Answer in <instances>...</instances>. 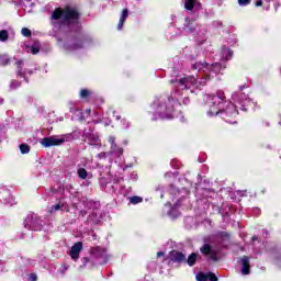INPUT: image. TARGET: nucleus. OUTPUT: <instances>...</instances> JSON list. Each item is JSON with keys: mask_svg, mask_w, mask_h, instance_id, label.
Here are the masks:
<instances>
[{"mask_svg": "<svg viewBox=\"0 0 281 281\" xmlns=\"http://www.w3.org/2000/svg\"><path fill=\"white\" fill-rule=\"evenodd\" d=\"M205 106L209 109L206 115L209 117H216L221 115L224 122L228 124H236V121L232 120L238 115L236 105L225 100V92L218 90L216 93L204 95Z\"/></svg>", "mask_w": 281, "mask_h": 281, "instance_id": "3", "label": "nucleus"}, {"mask_svg": "<svg viewBox=\"0 0 281 281\" xmlns=\"http://www.w3.org/2000/svg\"><path fill=\"white\" fill-rule=\"evenodd\" d=\"M199 19V12L195 11L193 16H187L184 19V24H183V32L187 34H193V36H196L198 43L202 45V43H205V36H207V29L205 26L201 27L198 26L194 21Z\"/></svg>", "mask_w": 281, "mask_h": 281, "instance_id": "5", "label": "nucleus"}, {"mask_svg": "<svg viewBox=\"0 0 281 281\" xmlns=\"http://www.w3.org/2000/svg\"><path fill=\"white\" fill-rule=\"evenodd\" d=\"M92 256L97 258L98 265H106V262L109 261V255L106 254V249L104 248H92Z\"/></svg>", "mask_w": 281, "mask_h": 281, "instance_id": "10", "label": "nucleus"}, {"mask_svg": "<svg viewBox=\"0 0 281 281\" xmlns=\"http://www.w3.org/2000/svg\"><path fill=\"white\" fill-rule=\"evenodd\" d=\"M169 258L172 262H186V255H183V252H179L177 250H172L169 254Z\"/></svg>", "mask_w": 281, "mask_h": 281, "instance_id": "19", "label": "nucleus"}, {"mask_svg": "<svg viewBox=\"0 0 281 281\" xmlns=\"http://www.w3.org/2000/svg\"><path fill=\"white\" fill-rule=\"evenodd\" d=\"M239 5H249L251 3V0H238Z\"/></svg>", "mask_w": 281, "mask_h": 281, "instance_id": "39", "label": "nucleus"}, {"mask_svg": "<svg viewBox=\"0 0 281 281\" xmlns=\"http://www.w3.org/2000/svg\"><path fill=\"white\" fill-rule=\"evenodd\" d=\"M196 252H192L187 259V265H189V267H194V265H196Z\"/></svg>", "mask_w": 281, "mask_h": 281, "instance_id": "25", "label": "nucleus"}, {"mask_svg": "<svg viewBox=\"0 0 281 281\" xmlns=\"http://www.w3.org/2000/svg\"><path fill=\"white\" fill-rule=\"evenodd\" d=\"M183 104H190V98H184L183 99Z\"/></svg>", "mask_w": 281, "mask_h": 281, "instance_id": "46", "label": "nucleus"}, {"mask_svg": "<svg viewBox=\"0 0 281 281\" xmlns=\"http://www.w3.org/2000/svg\"><path fill=\"white\" fill-rule=\"evenodd\" d=\"M10 34L8 33L7 30H1L0 31V42L1 43H5V41H8Z\"/></svg>", "mask_w": 281, "mask_h": 281, "instance_id": "27", "label": "nucleus"}, {"mask_svg": "<svg viewBox=\"0 0 281 281\" xmlns=\"http://www.w3.org/2000/svg\"><path fill=\"white\" fill-rule=\"evenodd\" d=\"M50 25L53 30L49 32L58 43H63L60 32H75L80 33L82 25L80 24V13L76 8L66 5L65 8H56L50 15Z\"/></svg>", "mask_w": 281, "mask_h": 281, "instance_id": "2", "label": "nucleus"}, {"mask_svg": "<svg viewBox=\"0 0 281 281\" xmlns=\"http://www.w3.org/2000/svg\"><path fill=\"white\" fill-rule=\"evenodd\" d=\"M65 190L66 192H69L70 199L72 203L76 205V203H78V199H80V193L76 191V189L71 184L66 186Z\"/></svg>", "mask_w": 281, "mask_h": 281, "instance_id": "16", "label": "nucleus"}, {"mask_svg": "<svg viewBox=\"0 0 281 281\" xmlns=\"http://www.w3.org/2000/svg\"><path fill=\"white\" fill-rule=\"evenodd\" d=\"M24 227L31 232H41L43 229V221L34 213H30L24 220Z\"/></svg>", "mask_w": 281, "mask_h": 281, "instance_id": "7", "label": "nucleus"}, {"mask_svg": "<svg viewBox=\"0 0 281 281\" xmlns=\"http://www.w3.org/2000/svg\"><path fill=\"white\" fill-rule=\"evenodd\" d=\"M89 95H91V91L90 90H87V89H82L80 91V98H89Z\"/></svg>", "mask_w": 281, "mask_h": 281, "instance_id": "34", "label": "nucleus"}, {"mask_svg": "<svg viewBox=\"0 0 281 281\" xmlns=\"http://www.w3.org/2000/svg\"><path fill=\"white\" fill-rule=\"evenodd\" d=\"M243 89H245V86H241V87L239 88V91H243Z\"/></svg>", "mask_w": 281, "mask_h": 281, "instance_id": "52", "label": "nucleus"}, {"mask_svg": "<svg viewBox=\"0 0 281 281\" xmlns=\"http://www.w3.org/2000/svg\"><path fill=\"white\" fill-rule=\"evenodd\" d=\"M20 151L22 153V155H27V153H30V145L21 144L20 145Z\"/></svg>", "mask_w": 281, "mask_h": 281, "instance_id": "30", "label": "nucleus"}, {"mask_svg": "<svg viewBox=\"0 0 281 281\" xmlns=\"http://www.w3.org/2000/svg\"><path fill=\"white\" fill-rule=\"evenodd\" d=\"M239 263L241 265V274L243 276H249L250 273V266H249V257L244 256L239 260Z\"/></svg>", "mask_w": 281, "mask_h": 281, "instance_id": "17", "label": "nucleus"}, {"mask_svg": "<svg viewBox=\"0 0 281 281\" xmlns=\"http://www.w3.org/2000/svg\"><path fill=\"white\" fill-rule=\"evenodd\" d=\"M256 5H257V8H260V5H262V0H257Z\"/></svg>", "mask_w": 281, "mask_h": 281, "instance_id": "45", "label": "nucleus"}, {"mask_svg": "<svg viewBox=\"0 0 281 281\" xmlns=\"http://www.w3.org/2000/svg\"><path fill=\"white\" fill-rule=\"evenodd\" d=\"M29 280H30V281H37V280H38V277L36 276V273H31V274L29 276Z\"/></svg>", "mask_w": 281, "mask_h": 281, "instance_id": "41", "label": "nucleus"}, {"mask_svg": "<svg viewBox=\"0 0 281 281\" xmlns=\"http://www.w3.org/2000/svg\"><path fill=\"white\" fill-rule=\"evenodd\" d=\"M265 234H266V236H267V234H268L267 231H265Z\"/></svg>", "mask_w": 281, "mask_h": 281, "instance_id": "57", "label": "nucleus"}, {"mask_svg": "<svg viewBox=\"0 0 281 281\" xmlns=\"http://www.w3.org/2000/svg\"><path fill=\"white\" fill-rule=\"evenodd\" d=\"M126 19H128V9H124L122 11V14L117 24V30H122V27H124V23L126 22Z\"/></svg>", "mask_w": 281, "mask_h": 281, "instance_id": "22", "label": "nucleus"}, {"mask_svg": "<svg viewBox=\"0 0 281 281\" xmlns=\"http://www.w3.org/2000/svg\"><path fill=\"white\" fill-rule=\"evenodd\" d=\"M59 210H65V204L59 202L57 204L52 205L48 209L49 214H56V212H59Z\"/></svg>", "mask_w": 281, "mask_h": 281, "instance_id": "24", "label": "nucleus"}, {"mask_svg": "<svg viewBox=\"0 0 281 281\" xmlns=\"http://www.w3.org/2000/svg\"><path fill=\"white\" fill-rule=\"evenodd\" d=\"M80 216H87V211L81 210V211H80Z\"/></svg>", "mask_w": 281, "mask_h": 281, "instance_id": "47", "label": "nucleus"}, {"mask_svg": "<svg viewBox=\"0 0 281 281\" xmlns=\"http://www.w3.org/2000/svg\"><path fill=\"white\" fill-rule=\"evenodd\" d=\"M113 117H115V120H120L121 119L120 114H117L116 111H113Z\"/></svg>", "mask_w": 281, "mask_h": 281, "instance_id": "44", "label": "nucleus"}, {"mask_svg": "<svg viewBox=\"0 0 281 281\" xmlns=\"http://www.w3.org/2000/svg\"><path fill=\"white\" fill-rule=\"evenodd\" d=\"M77 175H78L79 179H87V177H89V172L85 168H78Z\"/></svg>", "mask_w": 281, "mask_h": 281, "instance_id": "26", "label": "nucleus"}, {"mask_svg": "<svg viewBox=\"0 0 281 281\" xmlns=\"http://www.w3.org/2000/svg\"><path fill=\"white\" fill-rule=\"evenodd\" d=\"M85 261H86V262H88V261H89V259H88V258H85Z\"/></svg>", "mask_w": 281, "mask_h": 281, "instance_id": "54", "label": "nucleus"}, {"mask_svg": "<svg viewBox=\"0 0 281 281\" xmlns=\"http://www.w3.org/2000/svg\"><path fill=\"white\" fill-rule=\"evenodd\" d=\"M131 179H132V181H137V172H132Z\"/></svg>", "mask_w": 281, "mask_h": 281, "instance_id": "43", "label": "nucleus"}, {"mask_svg": "<svg viewBox=\"0 0 281 281\" xmlns=\"http://www.w3.org/2000/svg\"><path fill=\"white\" fill-rule=\"evenodd\" d=\"M142 201H144L142 196L134 195L130 198V203H132L133 205H137V203H142Z\"/></svg>", "mask_w": 281, "mask_h": 281, "instance_id": "28", "label": "nucleus"}, {"mask_svg": "<svg viewBox=\"0 0 281 281\" xmlns=\"http://www.w3.org/2000/svg\"><path fill=\"white\" fill-rule=\"evenodd\" d=\"M168 175H170V173H166L165 177H168Z\"/></svg>", "mask_w": 281, "mask_h": 281, "instance_id": "56", "label": "nucleus"}, {"mask_svg": "<svg viewBox=\"0 0 281 281\" xmlns=\"http://www.w3.org/2000/svg\"><path fill=\"white\" fill-rule=\"evenodd\" d=\"M209 280L210 281H218V278L216 277V274L209 272L207 273Z\"/></svg>", "mask_w": 281, "mask_h": 281, "instance_id": "37", "label": "nucleus"}, {"mask_svg": "<svg viewBox=\"0 0 281 281\" xmlns=\"http://www.w3.org/2000/svg\"><path fill=\"white\" fill-rule=\"evenodd\" d=\"M22 36H25L26 38H30L32 36V31L27 27H23L21 31Z\"/></svg>", "mask_w": 281, "mask_h": 281, "instance_id": "32", "label": "nucleus"}, {"mask_svg": "<svg viewBox=\"0 0 281 281\" xmlns=\"http://www.w3.org/2000/svg\"><path fill=\"white\" fill-rule=\"evenodd\" d=\"M192 71L201 72L203 71L204 77L199 81L194 76H188L179 79L178 88L179 89H190L194 91V89H201V87H205L210 80H212V76H218L225 67L221 65V63L207 64L202 61H195L191 64Z\"/></svg>", "mask_w": 281, "mask_h": 281, "instance_id": "4", "label": "nucleus"}, {"mask_svg": "<svg viewBox=\"0 0 281 281\" xmlns=\"http://www.w3.org/2000/svg\"><path fill=\"white\" fill-rule=\"evenodd\" d=\"M179 207H181V200H178L173 206L171 207V210L168 212V216H170V218H177L178 216H180V212H179Z\"/></svg>", "mask_w": 281, "mask_h": 281, "instance_id": "20", "label": "nucleus"}, {"mask_svg": "<svg viewBox=\"0 0 281 281\" xmlns=\"http://www.w3.org/2000/svg\"><path fill=\"white\" fill-rule=\"evenodd\" d=\"M74 139H80V132L74 131L72 133L64 134V135H53L49 137H44L41 140L42 146L44 148H52V146H63L65 142H74Z\"/></svg>", "mask_w": 281, "mask_h": 281, "instance_id": "6", "label": "nucleus"}, {"mask_svg": "<svg viewBox=\"0 0 281 281\" xmlns=\"http://www.w3.org/2000/svg\"><path fill=\"white\" fill-rule=\"evenodd\" d=\"M85 47V40L82 37L72 38L64 43V49L67 52H76V49H82Z\"/></svg>", "mask_w": 281, "mask_h": 281, "instance_id": "8", "label": "nucleus"}, {"mask_svg": "<svg viewBox=\"0 0 281 281\" xmlns=\"http://www.w3.org/2000/svg\"><path fill=\"white\" fill-rule=\"evenodd\" d=\"M200 251H201V254H203V256H207L209 260L218 262V255L216 254V250L212 249V246L210 244H204L200 248Z\"/></svg>", "mask_w": 281, "mask_h": 281, "instance_id": "11", "label": "nucleus"}, {"mask_svg": "<svg viewBox=\"0 0 281 281\" xmlns=\"http://www.w3.org/2000/svg\"><path fill=\"white\" fill-rule=\"evenodd\" d=\"M0 104H3V99L0 98Z\"/></svg>", "mask_w": 281, "mask_h": 281, "instance_id": "53", "label": "nucleus"}, {"mask_svg": "<svg viewBox=\"0 0 281 281\" xmlns=\"http://www.w3.org/2000/svg\"><path fill=\"white\" fill-rule=\"evenodd\" d=\"M157 256H158V258H161V256H164V251L157 252Z\"/></svg>", "mask_w": 281, "mask_h": 281, "instance_id": "49", "label": "nucleus"}, {"mask_svg": "<svg viewBox=\"0 0 281 281\" xmlns=\"http://www.w3.org/2000/svg\"><path fill=\"white\" fill-rule=\"evenodd\" d=\"M184 8L186 10H189V11L194 10L195 12H199V10H201V3L198 2L196 0H186Z\"/></svg>", "mask_w": 281, "mask_h": 281, "instance_id": "18", "label": "nucleus"}, {"mask_svg": "<svg viewBox=\"0 0 281 281\" xmlns=\"http://www.w3.org/2000/svg\"><path fill=\"white\" fill-rule=\"evenodd\" d=\"M40 50H41V48H38V46H36V45H33V46L31 47V53H32L33 55L38 54Z\"/></svg>", "mask_w": 281, "mask_h": 281, "instance_id": "38", "label": "nucleus"}, {"mask_svg": "<svg viewBox=\"0 0 281 281\" xmlns=\"http://www.w3.org/2000/svg\"><path fill=\"white\" fill-rule=\"evenodd\" d=\"M120 181H122V178H116L115 179V183H120Z\"/></svg>", "mask_w": 281, "mask_h": 281, "instance_id": "50", "label": "nucleus"}, {"mask_svg": "<svg viewBox=\"0 0 281 281\" xmlns=\"http://www.w3.org/2000/svg\"><path fill=\"white\" fill-rule=\"evenodd\" d=\"M124 144H128V142H127V140H125V142H124Z\"/></svg>", "mask_w": 281, "mask_h": 281, "instance_id": "55", "label": "nucleus"}, {"mask_svg": "<svg viewBox=\"0 0 281 281\" xmlns=\"http://www.w3.org/2000/svg\"><path fill=\"white\" fill-rule=\"evenodd\" d=\"M170 165L172 168H180L181 162L177 159H173V160H171Z\"/></svg>", "mask_w": 281, "mask_h": 281, "instance_id": "36", "label": "nucleus"}, {"mask_svg": "<svg viewBox=\"0 0 281 281\" xmlns=\"http://www.w3.org/2000/svg\"><path fill=\"white\" fill-rule=\"evenodd\" d=\"M82 202L86 207H89V202L87 200H83Z\"/></svg>", "mask_w": 281, "mask_h": 281, "instance_id": "48", "label": "nucleus"}, {"mask_svg": "<svg viewBox=\"0 0 281 281\" xmlns=\"http://www.w3.org/2000/svg\"><path fill=\"white\" fill-rule=\"evenodd\" d=\"M232 100H234L235 102H237V104L241 106V111H247L246 106H249V104L251 103V99H249V97L245 93L235 92L232 94Z\"/></svg>", "mask_w": 281, "mask_h": 281, "instance_id": "9", "label": "nucleus"}, {"mask_svg": "<svg viewBox=\"0 0 281 281\" xmlns=\"http://www.w3.org/2000/svg\"><path fill=\"white\" fill-rule=\"evenodd\" d=\"M123 128H130L131 122H127L126 120H122Z\"/></svg>", "mask_w": 281, "mask_h": 281, "instance_id": "42", "label": "nucleus"}, {"mask_svg": "<svg viewBox=\"0 0 281 281\" xmlns=\"http://www.w3.org/2000/svg\"><path fill=\"white\" fill-rule=\"evenodd\" d=\"M82 251V241L76 243L70 249V257L72 260H78L80 258V252Z\"/></svg>", "mask_w": 281, "mask_h": 281, "instance_id": "15", "label": "nucleus"}, {"mask_svg": "<svg viewBox=\"0 0 281 281\" xmlns=\"http://www.w3.org/2000/svg\"><path fill=\"white\" fill-rule=\"evenodd\" d=\"M21 87V83L18 80H12L10 83V89H19Z\"/></svg>", "mask_w": 281, "mask_h": 281, "instance_id": "35", "label": "nucleus"}, {"mask_svg": "<svg viewBox=\"0 0 281 281\" xmlns=\"http://www.w3.org/2000/svg\"><path fill=\"white\" fill-rule=\"evenodd\" d=\"M106 186H109V183L104 182V180H101V190H104V192H115V188L113 186H111L112 190H108Z\"/></svg>", "mask_w": 281, "mask_h": 281, "instance_id": "31", "label": "nucleus"}, {"mask_svg": "<svg viewBox=\"0 0 281 281\" xmlns=\"http://www.w3.org/2000/svg\"><path fill=\"white\" fill-rule=\"evenodd\" d=\"M266 1H268V2H269V1H271V0H266Z\"/></svg>", "mask_w": 281, "mask_h": 281, "instance_id": "58", "label": "nucleus"}, {"mask_svg": "<svg viewBox=\"0 0 281 281\" xmlns=\"http://www.w3.org/2000/svg\"><path fill=\"white\" fill-rule=\"evenodd\" d=\"M94 132H93V128L91 127H86L83 130V134H82V138L86 139L88 138L90 135H92Z\"/></svg>", "mask_w": 281, "mask_h": 281, "instance_id": "29", "label": "nucleus"}, {"mask_svg": "<svg viewBox=\"0 0 281 281\" xmlns=\"http://www.w3.org/2000/svg\"><path fill=\"white\" fill-rule=\"evenodd\" d=\"M252 216H260V209L259 207L252 209Z\"/></svg>", "mask_w": 281, "mask_h": 281, "instance_id": "40", "label": "nucleus"}, {"mask_svg": "<svg viewBox=\"0 0 281 281\" xmlns=\"http://www.w3.org/2000/svg\"><path fill=\"white\" fill-rule=\"evenodd\" d=\"M258 240V236H252V241Z\"/></svg>", "mask_w": 281, "mask_h": 281, "instance_id": "51", "label": "nucleus"}, {"mask_svg": "<svg viewBox=\"0 0 281 281\" xmlns=\"http://www.w3.org/2000/svg\"><path fill=\"white\" fill-rule=\"evenodd\" d=\"M0 199L2 200V203L4 205H14L16 202H14V196L10 194V190L5 187H0Z\"/></svg>", "mask_w": 281, "mask_h": 281, "instance_id": "12", "label": "nucleus"}, {"mask_svg": "<svg viewBox=\"0 0 281 281\" xmlns=\"http://www.w3.org/2000/svg\"><path fill=\"white\" fill-rule=\"evenodd\" d=\"M221 56L222 60H229L232 56H234V53L232 49L227 48V46H223L221 49Z\"/></svg>", "mask_w": 281, "mask_h": 281, "instance_id": "21", "label": "nucleus"}, {"mask_svg": "<svg viewBox=\"0 0 281 281\" xmlns=\"http://www.w3.org/2000/svg\"><path fill=\"white\" fill-rule=\"evenodd\" d=\"M15 65L18 67L16 74L19 78H24L25 82H30L27 76H32L33 71L30 69L23 70V60H18Z\"/></svg>", "mask_w": 281, "mask_h": 281, "instance_id": "13", "label": "nucleus"}, {"mask_svg": "<svg viewBox=\"0 0 281 281\" xmlns=\"http://www.w3.org/2000/svg\"><path fill=\"white\" fill-rule=\"evenodd\" d=\"M85 142H87V144H90V146H95L98 144V142H100V137L98 136V134L95 132L92 133V135L88 136Z\"/></svg>", "mask_w": 281, "mask_h": 281, "instance_id": "23", "label": "nucleus"}, {"mask_svg": "<svg viewBox=\"0 0 281 281\" xmlns=\"http://www.w3.org/2000/svg\"><path fill=\"white\" fill-rule=\"evenodd\" d=\"M109 143L111 144V154L115 157H122L124 149L115 144V136H110Z\"/></svg>", "mask_w": 281, "mask_h": 281, "instance_id": "14", "label": "nucleus"}, {"mask_svg": "<svg viewBox=\"0 0 281 281\" xmlns=\"http://www.w3.org/2000/svg\"><path fill=\"white\" fill-rule=\"evenodd\" d=\"M170 82L175 87V92L171 93L170 97L160 95L154 99L149 111L153 115L151 120H172L173 117H179L180 122H186L183 115L175 114V104L179 102V97L183 95L181 91H190V93H194V90L179 88V78L171 79Z\"/></svg>", "mask_w": 281, "mask_h": 281, "instance_id": "1", "label": "nucleus"}, {"mask_svg": "<svg viewBox=\"0 0 281 281\" xmlns=\"http://www.w3.org/2000/svg\"><path fill=\"white\" fill-rule=\"evenodd\" d=\"M196 280L198 281H207L209 280V277H207V273H203V272H200L196 274Z\"/></svg>", "mask_w": 281, "mask_h": 281, "instance_id": "33", "label": "nucleus"}]
</instances>
